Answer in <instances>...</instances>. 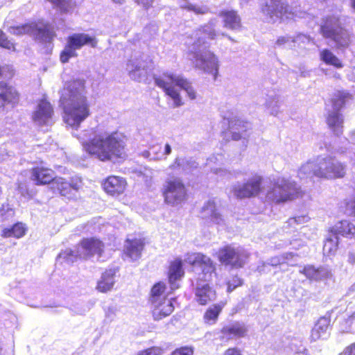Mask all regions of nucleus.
Returning <instances> with one entry per match:
<instances>
[{"instance_id":"nucleus-23","label":"nucleus","mask_w":355,"mask_h":355,"mask_svg":"<svg viewBox=\"0 0 355 355\" xmlns=\"http://www.w3.org/2000/svg\"><path fill=\"white\" fill-rule=\"evenodd\" d=\"M70 44L74 46L78 50L84 46H89L95 48L97 46L98 40L94 35L86 33H73L68 37Z\"/></svg>"},{"instance_id":"nucleus-44","label":"nucleus","mask_w":355,"mask_h":355,"mask_svg":"<svg viewBox=\"0 0 355 355\" xmlns=\"http://www.w3.org/2000/svg\"><path fill=\"white\" fill-rule=\"evenodd\" d=\"M166 289V285L164 283L159 282L155 284L151 289V295L150 301L153 302V300H159L165 298L163 294Z\"/></svg>"},{"instance_id":"nucleus-11","label":"nucleus","mask_w":355,"mask_h":355,"mask_svg":"<svg viewBox=\"0 0 355 355\" xmlns=\"http://www.w3.org/2000/svg\"><path fill=\"white\" fill-rule=\"evenodd\" d=\"M350 98L351 95L348 93L338 92L331 99V110L328 111L327 123L329 128L336 136L343 133L344 119L340 110Z\"/></svg>"},{"instance_id":"nucleus-21","label":"nucleus","mask_w":355,"mask_h":355,"mask_svg":"<svg viewBox=\"0 0 355 355\" xmlns=\"http://www.w3.org/2000/svg\"><path fill=\"white\" fill-rule=\"evenodd\" d=\"M138 4L141 5L146 10L153 6L155 0H136ZM178 3L180 8L186 9L188 11L193 12L197 15H204L209 12V8L205 6H198L191 4L188 0H178Z\"/></svg>"},{"instance_id":"nucleus-45","label":"nucleus","mask_w":355,"mask_h":355,"mask_svg":"<svg viewBox=\"0 0 355 355\" xmlns=\"http://www.w3.org/2000/svg\"><path fill=\"white\" fill-rule=\"evenodd\" d=\"M310 218L306 215L295 216L290 218L285 223L284 226V230H288L289 227L296 228L295 225H301L307 223Z\"/></svg>"},{"instance_id":"nucleus-19","label":"nucleus","mask_w":355,"mask_h":355,"mask_svg":"<svg viewBox=\"0 0 355 355\" xmlns=\"http://www.w3.org/2000/svg\"><path fill=\"white\" fill-rule=\"evenodd\" d=\"M53 115V108L50 103L45 100H42L33 113V119L35 123L39 125H49L51 122Z\"/></svg>"},{"instance_id":"nucleus-17","label":"nucleus","mask_w":355,"mask_h":355,"mask_svg":"<svg viewBox=\"0 0 355 355\" xmlns=\"http://www.w3.org/2000/svg\"><path fill=\"white\" fill-rule=\"evenodd\" d=\"M173 298H162L159 300H153L151 302L152 313L155 320H160L170 315L173 310Z\"/></svg>"},{"instance_id":"nucleus-49","label":"nucleus","mask_w":355,"mask_h":355,"mask_svg":"<svg viewBox=\"0 0 355 355\" xmlns=\"http://www.w3.org/2000/svg\"><path fill=\"white\" fill-rule=\"evenodd\" d=\"M0 46L7 49L8 50L14 49L15 45L14 44L8 40L3 33V32L0 29Z\"/></svg>"},{"instance_id":"nucleus-4","label":"nucleus","mask_w":355,"mask_h":355,"mask_svg":"<svg viewBox=\"0 0 355 355\" xmlns=\"http://www.w3.org/2000/svg\"><path fill=\"white\" fill-rule=\"evenodd\" d=\"M184 261L194 267H199L202 272L198 274L195 296L196 301L201 305H205L216 298V292L209 284L215 275V266L212 260L200 252L187 254Z\"/></svg>"},{"instance_id":"nucleus-56","label":"nucleus","mask_w":355,"mask_h":355,"mask_svg":"<svg viewBox=\"0 0 355 355\" xmlns=\"http://www.w3.org/2000/svg\"><path fill=\"white\" fill-rule=\"evenodd\" d=\"M223 355H242V354L239 349L231 347L225 350Z\"/></svg>"},{"instance_id":"nucleus-25","label":"nucleus","mask_w":355,"mask_h":355,"mask_svg":"<svg viewBox=\"0 0 355 355\" xmlns=\"http://www.w3.org/2000/svg\"><path fill=\"white\" fill-rule=\"evenodd\" d=\"M125 181L123 178L117 176H110L103 183L104 190L111 195L123 193L125 188Z\"/></svg>"},{"instance_id":"nucleus-57","label":"nucleus","mask_w":355,"mask_h":355,"mask_svg":"<svg viewBox=\"0 0 355 355\" xmlns=\"http://www.w3.org/2000/svg\"><path fill=\"white\" fill-rule=\"evenodd\" d=\"M340 355H355V343L347 347Z\"/></svg>"},{"instance_id":"nucleus-55","label":"nucleus","mask_w":355,"mask_h":355,"mask_svg":"<svg viewBox=\"0 0 355 355\" xmlns=\"http://www.w3.org/2000/svg\"><path fill=\"white\" fill-rule=\"evenodd\" d=\"M116 311V308L114 306H108L107 309H105V316L107 318H109L110 320H112L115 316Z\"/></svg>"},{"instance_id":"nucleus-29","label":"nucleus","mask_w":355,"mask_h":355,"mask_svg":"<svg viewBox=\"0 0 355 355\" xmlns=\"http://www.w3.org/2000/svg\"><path fill=\"white\" fill-rule=\"evenodd\" d=\"M144 248V243L140 239L130 240L125 241L124 253L131 260L135 261L140 258Z\"/></svg>"},{"instance_id":"nucleus-53","label":"nucleus","mask_w":355,"mask_h":355,"mask_svg":"<svg viewBox=\"0 0 355 355\" xmlns=\"http://www.w3.org/2000/svg\"><path fill=\"white\" fill-rule=\"evenodd\" d=\"M345 213L347 215L355 216V199L346 203Z\"/></svg>"},{"instance_id":"nucleus-16","label":"nucleus","mask_w":355,"mask_h":355,"mask_svg":"<svg viewBox=\"0 0 355 355\" xmlns=\"http://www.w3.org/2000/svg\"><path fill=\"white\" fill-rule=\"evenodd\" d=\"M261 12L271 22L283 19L288 12V6L282 0H261Z\"/></svg>"},{"instance_id":"nucleus-62","label":"nucleus","mask_w":355,"mask_h":355,"mask_svg":"<svg viewBox=\"0 0 355 355\" xmlns=\"http://www.w3.org/2000/svg\"><path fill=\"white\" fill-rule=\"evenodd\" d=\"M351 142L355 144V130L352 131L350 134Z\"/></svg>"},{"instance_id":"nucleus-43","label":"nucleus","mask_w":355,"mask_h":355,"mask_svg":"<svg viewBox=\"0 0 355 355\" xmlns=\"http://www.w3.org/2000/svg\"><path fill=\"white\" fill-rule=\"evenodd\" d=\"M338 244V237L331 234L325 241L323 246L324 252L329 254H333L336 250Z\"/></svg>"},{"instance_id":"nucleus-15","label":"nucleus","mask_w":355,"mask_h":355,"mask_svg":"<svg viewBox=\"0 0 355 355\" xmlns=\"http://www.w3.org/2000/svg\"><path fill=\"white\" fill-rule=\"evenodd\" d=\"M165 202L175 206L181 204L187 199V189L182 181L175 178L166 182L164 189Z\"/></svg>"},{"instance_id":"nucleus-13","label":"nucleus","mask_w":355,"mask_h":355,"mask_svg":"<svg viewBox=\"0 0 355 355\" xmlns=\"http://www.w3.org/2000/svg\"><path fill=\"white\" fill-rule=\"evenodd\" d=\"M263 177L254 174L244 182H237L231 187L233 196L237 199H244L258 196L262 190Z\"/></svg>"},{"instance_id":"nucleus-24","label":"nucleus","mask_w":355,"mask_h":355,"mask_svg":"<svg viewBox=\"0 0 355 355\" xmlns=\"http://www.w3.org/2000/svg\"><path fill=\"white\" fill-rule=\"evenodd\" d=\"M308 279L314 281H320L329 278L331 276V271L326 267L315 268L313 266H306L300 271Z\"/></svg>"},{"instance_id":"nucleus-6","label":"nucleus","mask_w":355,"mask_h":355,"mask_svg":"<svg viewBox=\"0 0 355 355\" xmlns=\"http://www.w3.org/2000/svg\"><path fill=\"white\" fill-rule=\"evenodd\" d=\"M154 80L156 85L162 89L166 95L173 101L172 106L174 108L183 105L180 91L176 87L184 90L191 100H195L197 98L195 89L191 83L182 75L165 72L161 75L155 76Z\"/></svg>"},{"instance_id":"nucleus-39","label":"nucleus","mask_w":355,"mask_h":355,"mask_svg":"<svg viewBox=\"0 0 355 355\" xmlns=\"http://www.w3.org/2000/svg\"><path fill=\"white\" fill-rule=\"evenodd\" d=\"M53 8L62 12H69L76 5V0H47Z\"/></svg>"},{"instance_id":"nucleus-3","label":"nucleus","mask_w":355,"mask_h":355,"mask_svg":"<svg viewBox=\"0 0 355 355\" xmlns=\"http://www.w3.org/2000/svg\"><path fill=\"white\" fill-rule=\"evenodd\" d=\"M60 101L64 110V122L73 128L77 129L90 115L84 80L69 82L63 89Z\"/></svg>"},{"instance_id":"nucleus-50","label":"nucleus","mask_w":355,"mask_h":355,"mask_svg":"<svg viewBox=\"0 0 355 355\" xmlns=\"http://www.w3.org/2000/svg\"><path fill=\"white\" fill-rule=\"evenodd\" d=\"M293 40L295 41V49L297 47L300 46L301 44H307L310 41V38L309 36L304 34H298L296 36L293 37Z\"/></svg>"},{"instance_id":"nucleus-8","label":"nucleus","mask_w":355,"mask_h":355,"mask_svg":"<svg viewBox=\"0 0 355 355\" xmlns=\"http://www.w3.org/2000/svg\"><path fill=\"white\" fill-rule=\"evenodd\" d=\"M271 187L266 192L268 201L276 204L286 202L299 195V188L296 182L285 177L274 178L270 180Z\"/></svg>"},{"instance_id":"nucleus-51","label":"nucleus","mask_w":355,"mask_h":355,"mask_svg":"<svg viewBox=\"0 0 355 355\" xmlns=\"http://www.w3.org/2000/svg\"><path fill=\"white\" fill-rule=\"evenodd\" d=\"M242 284V280L237 276L233 277L232 280L227 282V292L233 291L236 287Z\"/></svg>"},{"instance_id":"nucleus-60","label":"nucleus","mask_w":355,"mask_h":355,"mask_svg":"<svg viewBox=\"0 0 355 355\" xmlns=\"http://www.w3.org/2000/svg\"><path fill=\"white\" fill-rule=\"evenodd\" d=\"M300 75L302 77H307L309 76V72L306 71L304 67L300 68Z\"/></svg>"},{"instance_id":"nucleus-41","label":"nucleus","mask_w":355,"mask_h":355,"mask_svg":"<svg viewBox=\"0 0 355 355\" xmlns=\"http://www.w3.org/2000/svg\"><path fill=\"white\" fill-rule=\"evenodd\" d=\"M162 150V147L160 144L153 145L148 150L144 151L142 155L150 159H161L164 157Z\"/></svg>"},{"instance_id":"nucleus-33","label":"nucleus","mask_w":355,"mask_h":355,"mask_svg":"<svg viewBox=\"0 0 355 355\" xmlns=\"http://www.w3.org/2000/svg\"><path fill=\"white\" fill-rule=\"evenodd\" d=\"M331 233L338 237L339 235L351 236L355 234V226L348 220H341L331 227Z\"/></svg>"},{"instance_id":"nucleus-42","label":"nucleus","mask_w":355,"mask_h":355,"mask_svg":"<svg viewBox=\"0 0 355 355\" xmlns=\"http://www.w3.org/2000/svg\"><path fill=\"white\" fill-rule=\"evenodd\" d=\"M76 50L74 46L70 44V42L67 40V44L60 53V61L62 63H66L71 58L76 57L77 55Z\"/></svg>"},{"instance_id":"nucleus-31","label":"nucleus","mask_w":355,"mask_h":355,"mask_svg":"<svg viewBox=\"0 0 355 355\" xmlns=\"http://www.w3.org/2000/svg\"><path fill=\"white\" fill-rule=\"evenodd\" d=\"M330 324V315H324L319 318L315 324L311 331V338L316 340L320 338H325L328 334Z\"/></svg>"},{"instance_id":"nucleus-47","label":"nucleus","mask_w":355,"mask_h":355,"mask_svg":"<svg viewBox=\"0 0 355 355\" xmlns=\"http://www.w3.org/2000/svg\"><path fill=\"white\" fill-rule=\"evenodd\" d=\"M295 256L294 253L289 252L286 253L280 257H273L270 259L268 264L271 266H277L285 263L286 261H288L290 259L293 258Z\"/></svg>"},{"instance_id":"nucleus-5","label":"nucleus","mask_w":355,"mask_h":355,"mask_svg":"<svg viewBox=\"0 0 355 355\" xmlns=\"http://www.w3.org/2000/svg\"><path fill=\"white\" fill-rule=\"evenodd\" d=\"M347 166L332 156L318 157L302 165L298 176L300 179L315 176L320 178L335 179L345 176Z\"/></svg>"},{"instance_id":"nucleus-37","label":"nucleus","mask_w":355,"mask_h":355,"mask_svg":"<svg viewBox=\"0 0 355 355\" xmlns=\"http://www.w3.org/2000/svg\"><path fill=\"white\" fill-rule=\"evenodd\" d=\"M198 164L192 159L176 157L174 162L169 166L172 170H182L185 173L197 168Z\"/></svg>"},{"instance_id":"nucleus-46","label":"nucleus","mask_w":355,"mask_h":355,"mask_svg":"<svg viewBox=\"0 0 355 355\" xmlns=\"http://www.w3.org/2000/svg\"><path fill=\"white\" fill-rule=\"evenodd\" d=\"M276 45L278 46H283L286 49H295V41L293 37L291 36H282L279 37L277 42Z\"/></svg>"},{"instance_id":"nucleus-30","label":"nucleus","mask_w":355,"mask_h":355,"mask_svg":"<svg viewBox=\"0 0 355 355\" xmlns=\"http://www.w3.org/2000/svg\"><path fill=\"white\" fill-rule=\"evenodd\" d=\"M115 274L116 270L114 269L105 270L98 282L96 289L101 293L111 291L115 284Z\"/></svg>"},{"instance_id":"nucleus-22","label":"nucleus","mask_w":355,"mask_h":355,"mask_svg":"<svg viewBox=\"0 0 355 355\" xmlns=\"http://www.w3.org/2000/svg\"><path fill=\"white\" fill-rule=\"evenodd\" d=\"M247 333V328L243 323L234 322L224 327L221 330L222 339L230 340L244 337Z\"/></svg>"},{"instance_id":"nucleus-35","label":"nucleus","mask_w":355,"mask_h":355,"mask_svg":"<svg viewBox=\"0 0 355 355\" xmlns=\"http://www.w3.org/2000/svg\"><path fill=\"white\" fill-rule=\"evenodd\" d=\"M220 16L223 18L224 26L231 30H238L241 27V19L234 10L223 11Z\"/></svg>"},{"instance_id":"nucleus-63","label":"nucleus","mask_w":355,"mask_h":355,"mask_svg":"<svg viewBox=\"0 0 355 355\" xmlns=\"http://www.w3.org/2000/svg\"><path fill=\"white\" fill-rule=\"evenodd\" d=\"M215 173L216 174H219L220 173V175H223V174L226 173V171L223 170V169H221V168L216 169Z\"/></svg>"},{"instance_id":"nucleus-48","label":"nucleus","mask_w":355,"mask_h":355,"mask_svg":"<svg viewBox=\"0 0 355 355\" xmlns=\"http://www.w3.org/2000/svg\"><path fill=\"white\" fill-rule=\"evenodd\" d=\"M163 349L159 347H152L139 352L136 355H162Z\"/></svg>"},{"instance_id":"nucleus-54","label":"nucleus","mask_w":355,"mask_h":355,"mask_svg":"<svg viewBox=\"0 0 355 355\" xmlns=\"http://www.w3.org/2000/svg\"><path fill=\"white\" fill-rule=\"evenodd\" d=\"M346 323L349 326V330L355 332V310L348 316Z\"/></svg>"},{"instance_id":"nucleus-36","label":"nucleus","mask_w":355,"mask_h":355,"mask_svg":"<svg viewBox=\"0 0 355 355\" xmlns=\"http://www.w3.org/2000/svg\"><path fill=\"white\" fill-rule=\"evenodd\" d=\"M27 228L25 224L22 223H17L11 227L4 228L1 231V236L4 238L15 237L19 239L24 236L26 234Z\"/></svg>"},{"instance_id":"nucleus-58","label":"nucleus","mask_w":355,"mask_h":355,"mask_svg":"<svg viewBox=\"0 0 355 355\" xmlns=\"http://www.w3.org/2000/svg\"><path fill=\"white\" fill-rule=\"evenodd\" d=\"M172 148L170 144H166L164 146V150L162 153L164 154V159H166V156L169 155L171 153Z\"/></svg>"},{"instance_id":"nucleus-52","label":"nucleus","mask_w":355,"mask_h":355,"mask_svg":"<svg viewBox=\"0 0 355 355\" xmlns=\"http://www.w3.org/2000/svg\"><path fill=\"white\" fill-rule=\"evenodd\" d=\"M193 349L189 347H182L176 349L171 355H193Z\"/></svg>"},{"instance_id":"nucleus-12","label":"nucleus","mask_w":355,"mask_h":355,"mask_svg":"<svg viewBox=\"0 0 355 355\" xmlns=\"http://www.w3.org/2000/svg\"><path fill=\"white\" fill-rule=\"evenodd\" d=\"M152 69V60L149 56L141 53L133 55L126 64L131 79L137 82H144Z\"/></svg>"},{"instance_id":"nucleus-2","label":"nucleus","mask_w":355,"mask_h":355,"mask_svg":"<svg viewBox=\"0 0 355 355\" xmlns=\"http://www.w3.org/2000/svg\"><path fill=\"white\" fill-rule=\"evenodd\" d=\"M83 149L101 161H112L126 156L125 141L117 132H108L90 129L78 137Z\"/></svg>"},{"instance_id":"nucleus-27","label":"nucleus","mask_w":355,"mask_h":355,"mask_svg":"<svg viewBox=\"0 0 355 355\" xmlns=\"http://www.w3.org/2000/svg\"><path fill=\"white\" fill-rule=\"evenodd\" d=\"M53 171L48 168L35 167L32 171V180L36 184H46L53 182Z\"/></svg>"},{"instance_id":"nucleus-61","label":"nucleus","mask_w":355,"mask_h":355,"mask_svg":"<svg viewBox=\"0 0 355 355\" xmlns=\"http://www.w3.org/2000/svg\"><path fill=\"white\" fill-rule=\"evenodd\" d=\"M348 261L352 264L355 263V254L354 253H349L348 256Z\"/></svg>"},{"instance_id":"nucleus-28","label":"nucleus","mask_w":355,"mask_h":355,"mask_svg":"<svg viewBox=\"0 0 355 355\" xmlns=\"http://www.w3.org/2000/svg\"><path fill=\"white\" fill-rule=\"evenodd\" d=\"M201 216L202 218L209 219L216 224L220 225L223 223V218L216 209V205L213 200H208L204 205L201 211Z\"/></svg>"},{"instance_id":"nucleus-9","label":"nucleus","mask_w":355,"mask_h":355,"mask_svg":"<svg viewBox=\"0 0 355 355\" xmlns=\"http://www.w3.org/2000/svg\"><path fill=\"white\" fill-rule=\"evenodd\" d=\"M8 32L16 35L23 34L33 35L37 42L45 45L44 49L46 54H50L52 52L53 48V40L56 34L53 26L50 24H45L40 28L33 24L10 26L8 28Z\"/></svg>"},{"instance_id":"nucleus-10","label":"nucleus","mask_w":355,"mask_h":355,"mask_svg":"<svg viewBox=\"0 0 355 355\" xmlns=\"http://www.w3.org/2000/svg\"><path fill=\"white\" fill-rule=\"evenodd\" d=\"M320 33L327 39H331L337 47L347 48L351 40L349 32L341 26L340 18L336 15L327 16L320 26Z\"/></svg>"},{"instance_id":"nucleus-34","label":"nucleus","mask_w":355,"mask_h":355,"mask_svg":"<svg viewBox=\"0 0 355 355\" xmlns=\"http://www.w3.org/2000/svg\"><path fill=\"white\" fill-rule=\"evenodd\" d=\"M53 185L56 187L60 193L70 198L73 195V192L78 189L76 184L72 185L70 183L64 181L62 178H55L53 182Z\"/></svg>"},{"instance_id":"nucleus-1","label":"nucleus","mask_w":355,"mask_h":355,"mask_svg":"<svg viewBox=\"0 0 355 355\" xmlns=\"http://www.w3.org/2000/svg\"><path fill=\"white\" fill-rule=\"evenodd\" d=\"M218 21L211 19L204 26L196 30L191 36V40L187 42L189 45L188 49V58L195 68L200 69L207 74L212 75L216 80L219 69V60L218 57L209 51V43L207 39L215 40L219 33L215 30Z\"/></svg>"},{"instance_id":"nucleus-18","label":"nucleus","mask_w":355,"mask_h":355,"mask_svg":"<svg viewBox=\"0 0 355 355\" xmlns=\"http://www.w3.org/2000/svg\"><path fill=\"white\" fill-rule=\"evenodd\" d=\"M223 124L228 125V131L232 135V139L235 141L245 138V132L250 126L248 123L236 117L224 118Z\"/></svg>"},{"instance_id":"nucleus-20","label":"nucleus","mask_w":355,"mask_h":355,"mask_svg":"<svg viewBox=\"0 0 355 355\" xmlns=\"http://www.w3.org/2000/svg\"><path fill=\"white\" fill-rule=\"evenodd\" d=\"M18 100V94L16 89L8 85L7 83H0V110H5L7 106L12 107Z\"/></svg>"},{"instance_id":"nucleus-14","label":"nucleus","mask_w":355,"mask_h":355,"mask_svg":"<svg viewBox=\"0 0 355 355\" xmlns=\"http://www.w3.org/2000/svg\"><path fill=\"white\" fill-rule=\"evenodd\" d=\"M249 255L243 248L230 245L225 246L218 251V259L221 263L236 268H242L246 263Z\"/></svg>"},{"instance_id":"nucleus-59","label":"nucleus","mask_w":355,"mask_h":355,"mask_svg":"<svg viewBox=\"0 0 355 355\" xmlns=\"http://www.w3.org/2000/svg\"><path fill=\"white\" fill-rule=\"evenodd\" d=\"M348 150V148L345 146H338L336 147L334 149V153H339V154H344L346 153Z\"/></svg>"},{"instance_id":"nucleus-7","label":"nucleus","mask_w":355,"mask_h":355,"mask_svg":"<svg viewBox=\"0 0 355 355\" xmlns=\"http://www.w3.org/2000/svg\"><path fill=\"white\" fill-rule=\"evenodd\" d=\"M104 244L101 241L95 238L83 239L80 244L76 246L74 250L66 249L60 252L57 261L61 263H73L78 259H87L95 254L101 256L103 251Z\"/></svg>"},{"instance_id":"nucleus-40","label":"nucleus","mask_w":355,"mask_h":355,"mask_svg":"<svg viewBox=\"0 0 355 355\" xmlns=\"http://www.w3.org/2000/svg\"><path fill=\"white\" fill-rule=\"evenodd\" d=\"M222 309L223 306L220 304H214L210 306L204 315L205 322L209 324H214Z\"/></svg>"},{"instance_id":"nucleus-32","label":"nucleus","mask_w":355,"mask_h":355,"mask_svg":"<svg viewBox=\"0 0 355 355\" xmlns=\"http://www.w3.org/2000/svg\"><path fill=\"white\" fill-rule=\"evenodd\" d=\"M183 275L182 261L181 259H175L171 263L168 271V280L171 289L174 290L178 288L176 281L181 278Z\"/></svg>"},{"instance_id":"nucleus-26","label":"nucleus","mask_w":355,"mask_h":355,"mask_svg":"<svg viewBox=\"0 0 355 355\" xmlns=\"http://www.w3.org/2000/svg\"><path fill=\"white\" fill-rule=\"evenodd\" d=\"M284 102L283 98L275 91H269L266 94V107L271 115L277 116Z\"/></svg>"},{"instance_id":"nucleus-38","label":"nucleus","mask_w":355,"mask_h":355,"mask_svg":"<svg viewBox=\"0 0 355 355\" xmlns=\"http://www.w3.org/2000/svg\"><path fill=\"white\" fill-rule=\"evenodd\" d=\"M320 59L327 64L332 65L336 68H343V64L340 59L329 49H324L320 51Z\"/></svg>"},{"instance_id":"nucleus-64","label":"nucleus","mask_w":355,"mask_h":355,"mask_svg":"<svg viewBox=\"0 0 355 355\" xmlns=\"http://www.w3.org/2000/svg\"><path fill=\"white\" fill-rule=\"evenodd\" d=\"M7 212L9 214V215H13L14 211L12 209H8Z\"/></svg>"}]
</instances>
